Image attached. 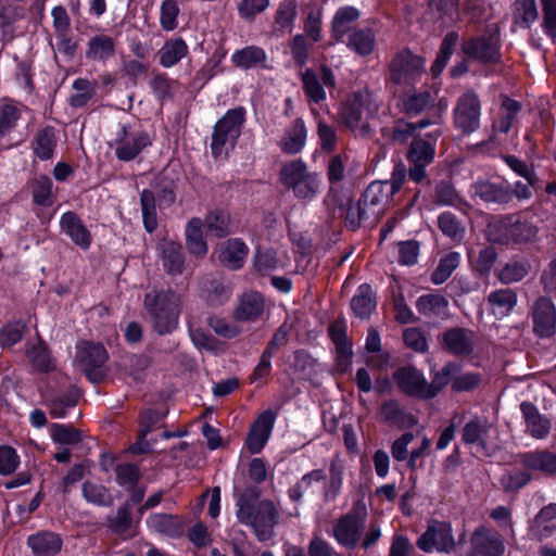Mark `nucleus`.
<instances>
[{
    "mask_svg": "<svg viewBox=\"0 0 556 556\" xmlns=\"http://www.w3.org/2000/svg\"><path fill=\"white\" fill-rule=\"evenodd\" d=\"M238 520L253 529L260 541H268L274 536L278 511L270 501H261L252 492H244L237 501Z\"/></svg>",
    "mask_w": 556,
    "mask_h": 556,
    "instance_id": "1",
    "label": "nucleus"
},
{
    "mask_svg": "<svg viewBox=\"0 0 556 556\" xmlns=\"http://www.w3.org/2000/svg\"><path fill=\"white\" fill-rule=\"evenodd\" d=\"M180 306V298L174 291L151 290L143 300L147 319L161 336L168 334L178 327Z\"/></svg>",
    "mask_w": 556,
    "mask_h": 556,
    "instance_id": "2",
    "label": "nucleus"
},
{
    "mask_svg": "<svg viewBox=\"0 0 556 556\" xmlns=\"http://www.w3.org/2000/svg\"><path fill=\"white\" fill-rule=\"evenodd\" d=\"M378 110L370 92H357L341 106L340 118L353 132L369 137L379 122Z\"/></svg>",
    "mask_w": 556,
    "mask_h": 556,
    "instance_id": "3",
    "label": "nucleus"
},
{
    "mask_svg": "<svg viewBox=\"0 0 556 556\" xmlns=\"http://www.w3.org/2000/svg\"><path fill=\"white\" fill-rule=\"evenodd\" d=\"M430 125H434L435 128L431 130L427 136L429 140L415 139L412 142L408 157L412 163H421L429 165L435 154V142L442 134V129L439 125V117L434 121L421 119L418 123H399L393 131V139L399 142H405L410 138L416 130L426 128Z\"/></svg>",
    "mask_w": 556,
    "mask_h": 556,
    "instance_id": "4",
    "label": "nucleus"
},
{
    "mask_svg": "<svg viewBox=\"0 0 556 556\" xmlns=\"http://www.w3.org/2000/svg\"><path fill=\"white\" fill-rule=\"evenodd\" d=\"M280 181L301 201H311L320 192V177L302 160L287 162L280 169Z\"/></svg>",
    "mask_w": 556,
    "mask_h": 556,
    "instance_id": "5",
    "label": "nucleus"
},
{
    "mask_svg": "<svg viewBox=\"0 0 556 556\" xmlns=\"http://www.w3.org/2000/svg\"><path fill=\"white\" fill-rule=\"evenodd\" d=\"M245 122V110L241 106L228 110L215 124L211 150L215 159L226 157L231 151L241 134Z\"/></svg>",
    "mask_w": 556,
    "mask_h": 556,
    "instance_id": "6",
    "label": "nucleus"
},
{
    "mask_svg": "<svg viewBox=\"0 0 556 556\" xmlns=\"http://www.w3.org/2000/svg\"><path fill=\"white\" fill-rule=\"evenodd\" d=\"M452 365L444 366L432 383H429L420 371L412 367L396 370L394 379L399 388L406 394L421 399H431L446 383V378L452 374Z\"/></svg>",
    "mask_w": 556,
    "mask_h": 556,
    "instance_id": "7",
    "label": "nucleus"
},
{
    "mask_svg": "<svg viewBox=\"0 0 556 556\" xmlns=\"http://www.w3.org/2000/svg\"><path fill=\"white\" fill-rule=\"evenodd\" d=\"M151 143L152 140L147 131L130 125H119L111 147L118 160L129 162Z\"/></svg>",
    "mask_w": 556,
    "mask_h": 556,
    "instance_id": "8",
    "label": "nucleus"
},
{
    "mask_svg": "<svg viewBox=\"0 0 556 556\" xmlns=\"http://www.w3.org/2000/svg\"><path fill=\"white\" fill-rule=\"evenodd\" d=\"M490 239L502 244L514 242H528L535 238L536 228L527 222L502 219L489 227Z\"/></svg>",
    "mask_w": 556,
    "mask_h": 556,
    "instance_id": "9",
    "label": "nucleus"
},
{
    "mask_svg": "<svg viewBox=\"0 0 556 556\" xmlns=\"http://www.w3.org/2000/svg\"><path fill=\"white\" fill-rule=\"evenodd\" d=\"M76 361L86 377L97 383L104 377L103 365L108 353L102 344L84 342L77 346Z\"/></svg>",
    "mask_w": 556,
    "mask_h": 556,
    "instance_id": "10",
    "label": "nucleus"
},
{
    "mask_svg": "<svg viewBox=\"0 0 556 556\" xmlns=\"http://www.w3.org/2000/svg\"><path fill=\"white\" fill-rule=\"evenodd\" d=\"M416 544L426 553L433 551L451 553L455 547L451 523L438 520L429 521L427 530L419 536Z\"/></svg>",
    "mask_w": 556,
    "mask_h": 556,
    "instance_id": "11",
    "label": "nucleus"
},
{
    "mask_svg": "<svg viewBox=\"0 0 556 556\" xmlns=\"http://www.w3.org/2000/svg\"><path fill=\"white\" fill-rule=\"evenodd\" d=\"M303 90L309 102L319 104L326 100V88L334 86L333 73L323 66L318 72L307 68L301 75Z\"/></svg>",
    "mask_w": 556,
    "mask_h": 556,
    "instance_id": "12",
    "label": "nucleus"
},
{
    "mask_svg": "<svg viewBox=\"0 0 556 556\" xmlns=\"http://www.w3.org/2000/svg\"><path fill=\"white\" fill-rule=\"evenodd\" d=\"M454 122L464 132L475 131L480 124V101L476 93H464L454 110Z\"/></svg>",
    "mask_w": 556,
    "mask_h": 556,
    "instance_id": "13",
    "label": "nucleus"
},
{
    "mask_svg": "<svg viewBox=\"0 0 556 556\" xmlns=\"http://www.w3.org/2000/svg\"><path fill=\"white\" fill-rule=\"evenodd\" d=\"M533 330L541 338L556 333V307L547 298H539L532 307Z\"/></svg>",
    "mask_w": 556,
    "mask_h": 556,
    "instance_id": "14",
    "label": "nucleus"
},
{
    "mask_svg": "<svg viewBox=\"0 0 556 556\" xmlns=\"http://www.w3.org/2000/svg\"><path fill=\"white\" fill-rule=\"evenodd\" d=\"M275 420L276 415L271 410H265L252 424L245 441L251 453H260L266 445L271 435Z\"/></svg>",
    "mask_w": 556,
    "mask_h": 556,
    "instance_id": "15",
    "label": "nucleus"
},
{
    "mask_svg": "<svg viewBox=\"0 0 556 556\" xmlns=\"http://www.w3.org/2000/svg\"><path fill=\"white\" fill-rule=\"evenodd\" d=\"M503 553L504 543L496 531L480 527L473 532L470 556H502Z\"/></svg>",
    "mask_w": 556,
    "mask_h": 556,
    "instance_id": "16",
    "label": "nucleus"
},
{
    "mask_svg": "<svg viewBox=\"0 0 556 556\" xmlns=\"http://www.w3.org/2000/svg\"><path fill=\"white\" fill-rule=\"evenodd\" d=\"M329 336L336 346V367L340 372L350 369L353 358L352 343L346 337V326L341 321H334L329 326Z\"/></svg>",
    "mask_w": 556,
    "mask_h": 556,
    "instance_id": "17",
    "label": "nucleus"
},
{
    "mask_svg": "<svg viewBox=\"0 0 556 556\" xmlns=\"http://www.w3.org/2000/svg\"><path fill=\"white\" fill-rule=\"evenodd\" d=\"M265 312V300L258 292H245L238 298L233 318L239 323H254Z\"/></svg>",
    "mask_w": 556,
    "mask_h": 556,
    "instance_id": "18",
    "label": "nucleus"
},
{
    "mask_svg": "<svg viewBox=\"0 0 556 556\" xmlns=\"http://www.w3.org/2000/svg\"><path fill=\"white\" fill-rule=\"evenodd\" d=\"M365 527L364 517L359 514H349L341 518L333 529L336 541L345 547H353L359 540Z\"/></svg>",
    "mask_w": 556,
    "mask_h": 556,
    "instance_id": "19",
    "label": "nucleus"
},
{
    "mask_svg": "<svg viewBox=\"0 0 556 556\" xmlns=\"http://www.w3.org/2000/svg\"><path fill=\"white\" fill-rule=\"evenodd\" d=\"M500 39L496 29L486 37L469 40L463 47L465 54L481 62H496L498 60Z\"/></svg>",
    "mask_w": 556,
    "mask_h": 556,
    "instance_id": "20",
    "label": "nucleus"
},
{
    "mask_svg": "<svg viewBox=\"0 0 556 556\" xmlns=\"http://www.w3.org/2000/svg\"><path fill=\"white\" fill-rule=\"evenodd\" d=\"M490 426L485 420L475 418L467 422L463 429V440L470 446L477 456H488V433Z\"/></svg>",
    "mask_w": 556,
    "mask_h": 556,
    "instance_id": "21",
    "label": "nucleus"
},
{
    "mask_svg": "<svg viewBox=\"0 0 556 556\" xmlns=\"http://www.w3.org/2000/svg\"><path fill=\"white\" fill-rule=\"evenodd\" d=\"M327 202L329 205L332 203L333 215L340 218H344L346 226L356 228L359 226L364 215L370 214L365 206L361 203H353L352 198L349 194L343 195L341 200H337L333 193L328 195Z\"/></svg>",
    "mask_w": 556,
    "mask_h": 556,
    "instance_id": "22",
    "label": "nucleus"
},
{
    "mask_svg": "<svg viewBox=\"0 0 556 556\" xmlns=\"http://www.w3.org/2000/svg\"><path fill=\"white\" fill-rule=\"evenodd\" d=\"M157 250L162 266L166 273L170 275H179L182 273L185 257L180 243L168 238H163L157 244Z\"/></svg>",
    "mask_w": 556,
    "mask_h": 556,
    "instance_id": "23",
    "label": "nucleus"
},
{
    "mask_svg": "<svg viewBox=\"0 0 556 556\" xmlns=\"http://www.w3.org/2000/svg\"><path fill=\"white\" fill-rule=\"evenodd\" d=\"M61 231L79 248L87 250L91 244V235L81 219L73 212H66L60 219Z\"/></svg>",
    "mask_w": 556,
    "mask_h": 556,
    "instance_id": "24",
    "label": "nucleus"
},
{
    "mask_svg": "<svg viewBox=\"0 0 556 556\" xmlns=\"http://www.w3.org/2000/svg\"><path fill=\"white\" fill-rule=\"evenodd\" d=\"M425 62L418 55L408 51L396 55L391 64V72L394 80L402 81L413 77L424 68Z\"/></svg>",
    "mask_w": 556,
    "mask_h": 556,
    "instance_id": "25",
    "label": "nucleus"
},
{
    "mask_svg": "<svg viewBox=\"0 0 556 556\" xmlns=\"http://www.w3.org/2000/svg\"><path fill=\"white\" fill-rule=\"evenodd\" d=\"M62 539L49 531L38 532L27 539V545L36 556H54L62 548Z\"/></svg>",
    "mask_w": 556,
    "mask_h": 556,
    "instance_id": "26",
    "label": "nucleus"
},
{
    "mask_svg": "<svg viewBox=\"0 0 556 556\" xmlns=\"http://www.w3.org/2000/svg\"><path fill=\"white\" fill-rule=\"evenodd\" d=\"M486 303L490 313L497 319H502L510 314L517 304V294L508 288L492 291Z\"/></svg>",
    "mask_w": 556,
    "mask_h": 556,
    "instance_id": "27",
    "label": "nucleus"
},
{
    "mask_svg": "<svg viewBox=\"0 0 556 556\" xmlns=\"http://www.w3.org/2000/svg\"><path fill=\"white\" fill-rule=\"evenodd\" d=\"M248 252L249 248L242 240L229 239L220 248L218 258L224 266L239 269L242 267Z\"/></svg>",
    "mask_w": 556,
    "mask_h": 556,
    "instance_id": "28",
    "label": "nucleus"
},
{
    "mask_svg": "<svg viewBox=\"0 0 556 556\" xmlns=\"http://www.w3.org/2000/svg\"><path fill=\"white\" fill-rule=\"evenodd\" d=\"M522 465L533 471L551 476L556 472V454L549 451H532L520 456Z\"/></svg>",
    "mask_w": 556,
    "mask_h": 556,
    "instance_id": "29",
    "label": "nucleus"
},
{
    "mask_svg": "<svg viewBox=\"0 0 556 556\" xmlns=\"http://www.w3.org/2000/svg\"><path fill=\"white\" fill-rule=\"evenodd\" d=\"M307 130L303 119H295L286 130L279 141V148L287 154H296L302 151L306 142Z\"/></svg>",
    "mask_w": 556,
    "mask_h": 556,
    "instance_id": "30",
    "label": "nucleus"
},
{
    "mask_svg": "<svg viewBox=\"0 0 556 556\" xmlns=\"http://www.w3.org/2000/svg\"><path fill=\"white\" fill-rule=\"evenodd\" d=\"M473 188L475 194L485 202L507 203L511 200V191L506 182L479 180Z\"/></svg>",
    "mask_w": 556,
    "mask_h": 556,
    "instance_id": "31",
    "label": "nucleus"
},
{
    "mask_svg": "<svg viewBox=\"0 0 556 556\" xmlns=\"http://www.w3.org/2000/svg\"><path fill=\"white\" fill-rule=\"evenodd\" d=\"M377 307V299L369 285H362L351 299V309L359 319H368Z\"/></svg>",
    "mask_w": 556,
    "mask_h": 556,
    "instance_id": "32",
    "label": "nucleus"
},
{
    "mask_svg": "<svg viewBox=\"0 0 556 556\" xmlns=\"http://www.w3.org/2000/svg\"><path fill=\"white\" fill-rule=\"evenodd\" d=\"M185 236L188 252L195 257H204L207 244L203 237V222L198 217L191 218L186 226Z\"/></svg>",
    "mask_w": 556,
    "mask_h": 556,
    "instance_id": "33",
    "label": "nucleus"
},
{
    "mask_svg": "<svg viewBox=\"0 0 556 556\" xmlns=\"http://www.w3.org/2000/svg\"><path fill=\"white\" fill-rule=\"evenodd\" d=\"M416 308L426 317L443 319L448 313V301L438 293L424 294L418 298Z\"/></svg>",
    "mask_w": 556,
    "mask_h": 556,
    "instance_id": "34",
    "label": "nucleus"
},
{
    "mask_svg": "<svg viewBox=\"0 0 556 556\" xmlns=\"http://www.w3.org/2000/svg\"><path fill=\"white\" fill-rule=\"evenodd\" d=\"M445 346L456 355H469L473 351L475 336L464 329H452L444 334Z\"/></svg>",
    "mask_w": 556,
    "mask_h": 556,
    "instance_id": "35",
    "label": "nucleus"
},
{
    "mask_svg": "<svg viewBox=\"0 0 556 556\" xmlns=\"http://www.w3.org/2000/svg\"><path fill=\"white\" fill-rule=\"evenodd\" d=\"M147 526L153 533L178 536L182 532L180 519L168 514H152L147 519Z\"/></svg>",
    "mask_w": 556,
    "mask_h": 556,
    "instance_id": "36",
    "label": "nucleus"
},
{
    "mask_svg": "<svg viewBox=\"0 0 556 556\" xmlns=\"http://www.w3.org/2000/svg\"><path fill=\"white\" fill-rule=\"evenodd\" d=\"M528 432L536 438L543 439L549 432V421L541 416L539 410L531 403L523 402L520 405Z\"/></svg>",
    "mask_w": 556,
    "mask_h": 556,
    "instance_id": "37",
    "label": "nucleus"
},
{
    "mask_svg": "<svg viewBox=\"0 0 556 556\" xmlns=\"http://www.w3.org/2000/svg\"><path fill=\"white\" fill-rule=\"evenodd\" d=\"M188 52L189 48L184 39L173 38L159 50V62L163 67L169 68L184 59Z\"/></svg>",
    "mask_w": 556,
    "mask_h": 556,
    "instance_id": "38",
    "label": "nucleus"
},
{
    "mask_svg": "<svg viewBox=\"0 0 556 556\" xmlns=\"http://www.w3.org/2000/svg\"><path fill=\"white\" fill-rule=\"evenodd\" d=\"M266 61V52L256 46H248L243 49L235 51L231 55V62L237 67L244 70L265 66Z\"/></svg>",
    "mask_w": 556,
    "mask_h": 556,
    "instance_id": "39",
    "label": "nucleus"
},
{
    "mask_svg": "<svg viewBox=\"0 0 556 556\" xmlns=\"http://www.w3.org/2000/svg\"><path fill=\"white\" fill-rule=\"evenodd\" d=\"M359 17V12L354 7L340 8L332 20V36L336 41H342L343 37L351 29V25Z\"/></svg>",
    "mask_w": 556,
    "mask_h": 556,
    "instance_id": "40",
    "label": "nucleus"
},
{
    "mask_svg": "<svg viewBox=\"0 0 556 556\" xmlns=\"http://www.w3.org/2000/svg\"><path fill=\"white\" fill-rule=\"evenodd\" d=\"M115 52L114 40L106 35H98L90 38L86 56L93 61H105Z\"/></svg>",
    "mask_w": 556,
    "mask_h": 556,
    "instance_id": "41",
    "label": "nucleus"
},
{
    "mask_svg": "<svg viewBox=\"0 0 556 556\" xmlns=\"http://www.w3.org/2000/svg\"><path fill=\"white\" fill-rule=\"evenodd\" d=\"M204 226L208 232L217 238H224L231 232L230 216L227 212L220 210L210 212L203 222Z\"/></svg>",
    "mask_w": 556,
    "mask_h": 556,
    "instance_id": "42",
    "label": "nucleus"
},
{
    "mask_svg": "<svg viewBox=\"0 0 556 556\" xmlns=\"http://www.w3.org/2000/svg\"><path fill=\"white\" fill-rule=\"evenodd\" d=\"M539 16L535 0H517L515 2L514 21L522 28H529Z\"/></svg>",
    "mask_w": 556,
    "mask_h": 556,
    "instance_id": "43",
    "label": "nucleus"
},
{
    "mask_svg": "<svg viewBox=\"0 0 556 556\" xmlns=\"http://www.w3.org/2000/svg\"><path fill=\"white\" fill-rule=\"evenodd\" d=\"M460 263V255L457 252H450L440 258L437 268L431 275V281L434 285L445 282Z\"/></svg>",
    "mask_w": 556,
    "mask_h": 556,
    "instance_id": "44",
    "label": "nucleus"
},
{
    "mask_svg": "<svg viewBox=\"0 0 556 556\" xmlns=\"http://www.w3.org/2000/svg\"><path fill=\"white\" fill-rule=\"evenodd\" d=\"M56 146L55 131L51 127L41 129L35 141L34 152L40 160H49Z\"/></svg>",
    "mask_w": 556,
    "mask_h": 556,
    "instance_id": "45",
    "label": "nucleus"
},
{
    "mask_svg": "<svg viewBox=\"0 0 556 556\" xmlns=\"http://www.w3.org/2000/svg\"><path fill=\"white\" fill-rule=\"evenodd\" d=\"M83 497L93 505L110 506L113 504V495L102 484L87 481L83 484Z\"/></svg>",
    "mask_w": 556,
    "mask_h": 556,
    "instance_id": "46",
    "label": "nucleus"
},
{
    "mask_svg": "<svg viewBox=\"0 0 556 556\" xmlns=\"http://www.w3.org/2000/svg\"><path fill=\"white\" fill-rule=\"evenodd\" d=\"M348 46L356 53L367 55L374 50L375 36L369 28L355 30L350 35Z\"/></svg>",
    "mask_w": 556,
    "mask_h": 556,
    "instance_id": "47",
    "label": "nucleus"
},
{
    "mask_svg": "<svg viewBox=\"0 0 556 556\" xmlns=\"http://www.w3.org/2000/svg\"><path fill=\"white\" fill-rule=\"evenodd\" d=\"M528 271L527 263L513 260L498 269L496 276L501 282L508 285L520 281L527 276Z\"/></svg>",
    "mask_w": 556,
    "mask_h": 556,
    "instance_id": "48",
    "label": "nucleus"
},
{
    "mask_svg": "<svg viewBox=\"0 0 556 556\" xmlns=\"http://www.w3.org/2000/svg\"><path fill=\"white\" fill-rule=\"evenodd\" d=\"M143 225L148 232H152L157 227L155 198L152 191L143 190L140 197Z\"/></svg>",
    "mask_w": 556,
    "mask_h": 556,
    "instance_id": "49",
    "label": "nucleus"
},
{
    "mask_svg": "<svg viewBox=\"0 0 556 556\" xmlns=\"http://www.w3.org/2000/svg\"><path fill=\"white\" fill-rule=\"evenodd\" d=\"M180 9L176 0H164L160 7V25L163 30L172 31L178 27Z\"/></svg>",
    "mask_w": 556,
    "mask_h": 556,
    "instance_id": "50",
    "label": "nucleus"
},
{
    "mask_svg": "<svg viewBox=\"0 0 556 556\" xmlns=\"http://www.w3.org/2000/svg\"><path fill=\"white\" fill-rule=\"evenodd\" d=\"M382 198V181H372L365 190L362 197V204L371 215L379 216L382 208L380 206Z\"/></svg>",
    "mask_w": 556,
    "mask_h": 556,
    "instance_id": "51",
    "label": "nucleus"
},
{
    "mask_svg": "<svg viewBox=\"0 0 556 556\" xmlns=\"http://www.w3.org/2000/svg\"><path fill=\"white\" fill-rule=\"evenodd\" d=\"M325 479V472L320 469L312 470L304 475L301 480L289 490V495L292 501H300L304 493L313 489L316 483Z\"/></svg>",
    "mask_w": 556,
    "mask_h": 556,
    "instance_id": "52",
    "label": "nucleus"
},
{
    "mask_svg": "<svg viewBox=\"0 0 556 556\" xmlns=\"http://www.w3.org/2000/svg\"><path fill=\"white\" fill-rule=\"evenodd\" d=\"M202 292L205 300L212 305H219L230 296V289L217 280H207L203 283Z\"/></svg>",
    "mask_w": 556,
    "mask_h": 556,
    "instance_id": "53",
    "label": "nucleus"
},
{
    "mask_svg": "<svg viewBox=\"0 0 556 556\" xmlns=\"http://www.w3.org/2000/svg\"><path fill=\"white\" fill-rule=\"evenodd\" d=\"M520 110L517 101L504 98L501 105V117L494 123V128L501 132H507Z\"/></svg>",
    "mask_w": 556,
    "mask_h": 556,
    "instance_id": "54",
    "label": "nucleus"
},
{
    "mask_svg": "<svg viewBox=\"0 0 556 556\" xmlns=\"http://www.w3.org/2000/svg\"><path fill=\"white\" fill-rule=\"evenodd\" d=\"M51 438L54 442L65 445H74L81 441V433L71 427L63 424H53L50 428Z\"/></svg>",
    "mask_w": 556,
    "mask_h": 556,
    "instance_id": "55",
    "label": "nucleus"
},
{
    "mask_svg": "<svg viewBox=\"0 0 556 556\" xmlns=\"http://www.w3.org/2000/svg\"><path fill=\"white\" fill-rule=\"evenodd\" d=\"M458 36L455 33H448L441 45L440 51L437 55L434 63L431 66L433 76H438L445 67L452 52L456 45Z\"/></svg>",
    "mask_w": 556,
    "mask_h": 556,
    "instance_id": "56",
    "label": "nucleus"
},
{
    "mask_svg": "<svg viewBox=\"0 0 556 556\" xmlns=\"http://www.w3.org/2000/svg\"><path fill=\"white\" fill-rule=\"evenodd\" d=\"M33 200L37 205L50 206L53 203L52 181L49 177H39L33 185Z\"/></svg>",
    "mask_w": 556,
    "mask_h": 556,
    "instance_id": "57",
    "label": "nucleus"
},
{
    "mask_svg": "<svg viewBox=\"0 0 556 556\" xmlns=\"http://www.w3.org/2000/svg\"><path fill=\"white\" fill-rule=\"evenodd\" d=\"M298 10L294 0H285L279 4L275 22L281 29H291L296 18Z\"/></svg>",
    "mask_w": 556,
    "mask_h": 556,
    "instance_id": "58",
    "label": "nucleus"
},
{
    "mask_svg": "<svg viewBox=\"0 0 556 556\" xmlns=\"http://www.w3.org/2000/svg\"><path fill=\"white\" fill-rule=\"evenodd\" d=\"M535 527L544 536L556 530V504H549L541 509L535 518Z\"/></svg>",
    "mask_w": 556,
    "mask_h": 556,
    "instance_id": "59",
    "label": "nucleus"
},
{
    "mask_svg": "<svg viewBox=\"0 0 556 556\" xmlns=\"http://www.w3.org/2000/svg\"><path fill=\"white\" fill-rule=\"evenodd\" d=\"M76 93L71 97V104L74 108H81L92 98L94 84L84 78H77L73 83Z\"/></svg>",
    "mask_w": 556,
    "mask_h": 556,
    "instance_id": "60",
    "label": "nucleus"
},
{
    "mask_svg": "<svg viewBox=\"0 0 556 556\" xmlns=\"http://www.w3.org/2000/svg\"><path fill=\"white\" fill-rule=\"evenodd\" d=\"M116 482L130 490L135 488L140 479V471L136 465L132 464H121L115 469Z\"/></svg>",
    "mask_w": 556,
    "mask_h": 556,
    "instance_id": "61",
    "label": "nucleus"
},
{
    "mask_svg": "<svg viewBox=\"0 0 556 556\" xmlns=\"http://www.w3.org/2000/svg\"><path fill=\"white\" fill-rule=\"evenodd\" d=\"M190 339L194 346L200 351L207 352H218L220 348V343L211 334L206 333L204 330L199 328H190L189 330Z\"/></svg>",
    "mask_w": 556,
    "mask_h": 556,
    "instance_id": "62",
    "label": "nucleus"
},
{
    "mask_svg": "<svg viewBox=\"0 0 556 556\" xmlns=\"http://www.w3.org/2000/svg\"><path fill=\"white\" fill-rule=\"evenodd\" d=\"M26 354L29 362L37 370L49 371L53 368L50 355L43 344L39 343L34 345L31 349L27 350Z\"/></svg>",
    "mask_w": 556,
    "mask_h": 556,
    "instance_id": "63",
    "label": "nucleus"
},
{
    "mask_svg": "<svg viewBox=\"0 0 556 556\" xmlns=\"http://www.w3.org/2000/svg\"><path fill=\"white\" fill-rule=\"evenodd\" d=\"M544 14V28L556 43V0H540Z\"/></svg>",
    "mask_w": 556,
    "mask_h": 556,
    "instance_id": "64",
    "label": "nucleus"
}]
</instances>
